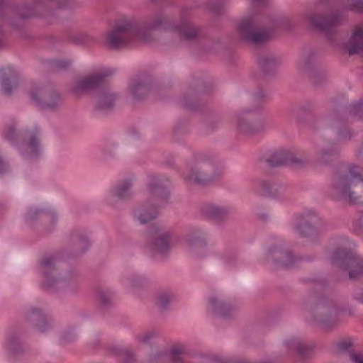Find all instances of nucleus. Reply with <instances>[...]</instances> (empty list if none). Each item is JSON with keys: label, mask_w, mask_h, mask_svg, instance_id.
Listing matches in <instances>:
<instances>
[{"label": "nucleus", "mask_w": 363, "mask_h": 363, "mask_svg": "<svg viewBox=\"0 0 363 363\" xmlns=\"http://www.w3.org/2000/svg\"><path fill=\"white\" fill-rule=\"evenodd\" d=\"M208 303L212 311L224 319H229L234 315L236 308L229 303L218 298L211 296L208 299Z\"/></svg>", "instance_id": "c756f323"}, {"label": "nucleus", "mask_w": 363, "mask_h": 363, "mask_svg": "<svg viewBox=\"0 0 363 363\" xmlns=\"http://www.w3.org/2000/svg\"><path fill=\"white\" fill-rule=\"evenodd\" d=\"M345 19L344 13L339 9L333 10L329 14H311L309 22L315 30L325 33L330 38H333L331 30L342 24Z\"/></svg>", "instance_id": "2eb2a0df"}, {"label": "nucleus", "mask_w": 363, "mask_h": 363, "mask_svg": "<svg viewBox=\"0 0 363 363\" xmlns=\"http://www.w3.org/2000/svg\"><path fill=\"white\" fill-rule=\"evenodd\" d=\"M173 232L162 225L154 223L150 225L145 233L147 246L155 254L166 257L174 245Z\"/></svg>", "instance_id": "1a4fd4ad"}, {"label": "nucleus", "mask_w": 363, "mask_h": 363, "mask_svg": "<svg viewBox=\"0 0 363 363\" xmlns=\"http://www.w3.org/2000/svg\"><path fill=\"white\" fill-rule=\"evenodd\" d=\"M315 104L311 101H308L302 104L299 108L298 112L300 114H310L315 110Z\"/></svg>", "instance_id": "5fc2aeb1"}, {"label": "nucleus", "mask_w": 363, "mask_h": 363, "mask_svg": "<svg viewBox=\"0 0 363 363\" xmlns=\"http://www.w3.org/2000/svg\"><path fill=\"white\" fill-rule=\"evenodd\" d=\"M352 230L357 235H363V211L359 213L352 223Z\"/></svg>", "instance_id": "8fccbe9b"}, {"label": "nucleus", "mask_w": 363, "mask_h": 363, "mask_svg": "<svg viewBox=\"0 0 363 363\" xmlns=\"http://www.w3.org/2000/svg\"><path fill=\"white\" fill-rule=\"evenodd\" d=\"M345 48L350 56L359 54L363 52V42L359 41L358 40H352V38H350L345 45Z\"/></svg>", "instance_id": "37998d69"}, {"label": "nucleus", "mask_w": 363, "mask_h": 363, "mask_svg": "<svg viewBox=\"0 0 363 363\" xmlns=\"http://www.w3.org/2000/svg\"><path fill=\"white\" fill-rule=\"evenodd\" d=\"M268 99V94L261 88L253 93L254 108H245L236 114V128L240 133L250 135L263 130L264 121L257 116V111Z\"/></svg>", "instance_id": "0eeeda50"}, {"label": "nucleus", "mask_w": 363, "mask_h": 363, "mask_svg": "<svg viewBox=\"0 0 363 363\" xmlns=\"http://www.w3.org/2000/svg\"><path fill=\"white\" fill-rule=\"evenodd\" d=\"M296 219L295 229L302 238H315L324 227L321 218L312 210L298 215Z\"/></svg>", "instance_id": "ddd939ff"}, {"label": "nucleus", "mask_w": 363, "mask_h": 363, "mask_svg": "<svg viewBox=\"0 0 363 363\" xmlns=\"http://www.w3.org/2000/svg\"><path fill=\"white\" fill-rule=\"evenodd\" d=\"M131 188L132 181L130 179L121 181L111 189V196L117 198L121 201H128L133 196Z\"/></svg>", "instance_id": "72a5a7b5"}, {"label": "nucleus", "mask_w": 363, "mask_h": 363, "mask_svg": "<svg viewBox=\"0 0 363 363\" xmlns=\"http://www.w3.org/2000/svg\"><path fill=\"white\" fill-rule=\"evenodd\" d=\"M103 151L106 155L109 156L111 157H114L116 156V152L113 149L109 150L108 148H104Z\"/></svg>", "instance_id": "338daca9"}, {"label": "nucleus", "mask_w": 363, "mask_h": 363, "mask_svg": "<svg viewBox=\"0 0 363 363\" xmlns=\"http://www.w3.org/2000/svg\"><path fill=\"white\" fill-rule=\"evenodd\" d=\"M75 0H26L22 5H13L11 0H0V18H4L3 11L11 13L22 20L32 18H54L57 9L73 7Z\"/></svg>", "instance_id": "7ed1b4c3"}, {"label": "nucleus", "mask_w": 363, "mask_h": 363, "mask_svg": "<svg viewBox=\"0 0 363 363\" xmlns=\"http://www.w3.org/2000/svg\"><path fill=\"white\" fill-rule=\"evenodd\" d=\"M9 349L14 355H20L25 352V348L23 345L14 337L9 340Z\"/></svg>", "instance_id": "de8ad7c7"}, {"label": "nucleus", "mask_w": 363, "mask_h": 363, "mask_svg": "<svg viewBox=\"0 0 363 363\" xmlns=\"http://www.w3.org/2000/svg\"><path fill=\"white\" fill-rule=\"evenodd\" d=\"M266 260L273 266L274 269L278 268L289 269L296 262V258L290 251L284 247L282 241H279L268 249L266 252Z\"/></svg>", "instance_id": "f3484780"}, {"label": "nucleus", "mask_w": 363, "mask_h": 363, "mask_svg": "<svg viewBox=\"0 0 363 363\" xmlns=\"http://www.w3.org/2000/svg\"><path fill=\"white\" fill-rule=\"evenodd\" d=\"M335 135L338 140L348 142L355 137V132L347 125H343L337 128Z\"/></svg>", "instance_id": "a19ab883"}, {"label": "nucleus", "mask_w": 363, "mask_h": 363, "mask_svg": "<svg viewBox=\"0 0 363 363\" xmlns=\"http://www.w3.org/2000/svg\"><path fill=\"white\" fill-rule=\"evenodd\" d=\"M335 349L342 353H348L350 356L354 352V348L350 339L341 340L335 344Z\"/></svg>", "instance_id": "a18cd8bd"}, {"label": "nucleus", "mask_w": 363, "mask_h": 363, "mask_svg": "<svg viewBox=\"0 0 363 363\" xmlns=\"http://www.w3.org/2000/svg\"><path fill=\"white\" fill-rule=\"evenodd\" d=\"M8 169L9 167L7 163H6L0 156V174H5L7 172Z\"/></svg>", "instance_id": "0e129e2a"}, {"label": "nucleus", "mask_w": 363, "mask_h": 363, "mask_svg": "<svg viewBox=\"0 0 363 363\" xmlns=\"http://www.w3.org/2000/svg\"><path fill=\"white\" fill-rule=\"evenodd\" d=\"M220 174L221 172L212 162L208 160H200L190 169L188 177L196 184L207 186Z\"/></svg>", "instance_id": "4468645a"}, {"label": "nucleus", "mask_w": 363, "mask_h": 363, "mask_svg": "<svg viewBox=\"0 0 363 363\" xmlns=\"http://www.w3.org/2000/svg\"><path fill=\"white\" fill-rule=\"evenodd\" d=\"M308 159L304 152H294L290 150H281L271 155L267 160L271 167L290 165L302 167L308 163Z\"/></svg>", "instance_id": "dca6fc26"}, {"label": "nucleus", "mask_w": 363, "mask_h": 363, "mask_svg": "<svg viewBox=\"0 0 363 363\" xmlns=\"http://www.w3.org/2000/svg\"><path fill=\"white\" fill-rule=\"evenodd\" d=\"M0 79L3 93L6 96L12 94L19 84L20 74L13 68H0Z\"/></svg>", "instance_id": "393cba45"}, {"label": "nucleus", "mask_w": 363, "mask_h": 363, "mask_svg": "<svg viewBox=\"0 0 363 363\" xmlns=\"http://www.w3.org/2000/svg\"><path fill=\"white\" fill-rule=\"evenodd\" d=\"M330 187L339 200L357 203L363 196V167L351 164L347 172H335Z\"/></svg>", "instance_id": "39448f33"}, {"label": "nucleus", "mask_w": 363, "mask_h": 363, "mask_svg": "<svg viewBox=\"0 0 363 363\" xmlns=\"http://www.w3.org/2000/svg\"><path fill=\"white\" fill-rule=\"evenodd\" d=\"M237 30L241 39L254 45H260L267 41L272 34L270 28L259 25L255 15L244 17L237 26Z\"/></svg>", "instance_id": "9b49d317"}, {"label": "nucleus", "mask_w": 363, "mask_h": 363, "mask_svg": "<svg viewBox=\"0 0 363 363\" xmlns=\"http://www.w3.org/2000/svg\"><path fill=\"white\" fill-rule=\"evenodd\" d=\"M191 16L192 8L184 6L180 10L178 23L162 11H156L143 23L124 20L114 26L107 34L106 42L111 49L118 50L134 39L150 42L153 38L152 33L159 30H171L182 41L195 42L201 35V28L191 21Z\"/></svg>", "instance_id": "f257e3e1"}, {"label": "nucleus", "mask_w": 363, "mask_h": 363, "mask_svg": "<svg viewBox=\"0 0 363 363\" xmlns=\"http://www.w3.org/2000/svg\"><path fill=\"white\" fill-rule=\"evenodd\" d=\"M213 362L214 363H227L228 362L224 360L223 358L218 357V356H215L213 357Z\"/></svg>", "instance_id": "774afa93"}, {"label": "nucleus", "mask_w": 363, "mask_h": 363, "mask_svg": "<svg viewBox=\"0 0 363 363\" xmlns=\"http://www.w3.org/2000/svg\"><path fill=\"white\" fill-rule=\"evenodd\" d=\"M66 38L70 43L75 45H83L91 41V38L86 33H74L67 31L65 33Z\"/></svg>", "instance_id": "58836bf2"}, {"label": "nucleus", "mask_w": 363, "mask_h": 363, "mask_svg": "<svg viewBox=\"0 0 363 363\" xmlns=\"http://www.w3.org/2000/svg\"><path fill=\"white\" fill-rule=\"evenodd\" d=\"M133 214L140 223L145 224L157 218L158 206L155 203H151L149 206H141L134 211Z\"/></svg>", "instance_id": "473e14b6"}, {"label": "nucleus", "mask_w": 363, "mask_h": 363, "mask_svg": "<svg viewBox=\"0 0 363 363\" xmlns=\"http://www.w3.org/2000/svg\"><path fill=\"white\" fill-rule=\"evenodd\" d=\"M117 94L111 91L106 87L96 93L94 101V110L99 114H106L111 112L117 99Z\"/></svg>", "instance_id": "412c9836"}, {"label": "nucleus", "mask_w": 363, "mask_h": 363, "mask_svg": "<svg viewBox=\"0 0 363 363\" xmlns=\"http://www.w3.org/2000/svg\"><path fill=\"white\" fill-rule=\"evenodd\" d=\"M257 61L264 76L273 75L281 65V60L273 54H262L257 56Z\"/></svg>", "instance_id": "7c9ffc66"}, {"label": "nucleus", "mask_w": 363, "mask_h": 363, "mask_svg": "<svg viewBox=\"0 0 363 363\" xmlns=\"http://www.w3.org/2000/svg\"><path fill=\"white\" fill-rule=\"evenodd\" d=\"M154 80L150 76L134 80L130 85V91L135 100H141L148 96L153 89Z\"/></svg>", "instance_id": "cd10ccee"}, {"label": "nucleus", "mask_w": 363, "mask_h": 363, "mask_svg": "<svg viewBox=\"0 0 363 363\" xmlns=\"http://www.w3.org/2000/svg\"><path fill=\"white\" fill-rule=\"evenodd\" d=\"M59 259L56 256L44 257L40 261L39 270L43 276V288L57 295L75 294L79 289L78 273L73 269L57 276Z\"/></svg>", "instance_id": "f03ea898"}, {"label": "nucleus", "mask_w": 363, "mask_h": 363, "mask_svg": "<svg viewBox=\"0 0 363 363\" xmlns=\"http://www.w3.org/2000/svg\"><path fill=\"white\" fill-rule=\"evenodd\" d=\"M42 133L40 128L26 129L16 132L13 125H10L4 133V138L16 147L25 160H35L42 153Z\"/></svg>", "instance_id": "423d86ee"}, {"label": "nucleus", "mask_w": 363, "mask_h": 363, "mask_svg": "<svg viewBox=\"0 0 363 363\" xmlns=\"http://www.w3.org/2000/svg\"><path fill=\"white\" fill-rule=\"evenodd\" d=\"M350 360L354 363H363V355L356 354L354 352L350 356Z\"/></svg>", "instance_id": "680f3d73"}, {"label": "nucleus", "mask_w": 363, "mask_h": 363, "mask_svg": "<svg viewBox=\"0 0 363 363\" xmlns=\"http://www.w3.org/2000/svg\"><path fill=\"white\" fill-rule=\"evenodd\" d=\"M77 337V334L74 328H69L65 331L60 337L61 342L68 343L74 341Z\"/></svg>", "instance_id": "864d4df0"}, {"label": "nucleus", "mask_w": 363, "mask_h": 363, "mask_svg": "<svg viewBox=\"0 0 363 363\" xmlns=\"http://www.w3.org/2000/svg\"><path fill=\"white\" fill-rule=\"evenodd\" d=\"M112 69H106L102 72L94 74L79 79L74 87V91L86 92L89 91L103 90L106 87V79L113 74Z\"/></svg>", "instance_id": "a211bd4d"}, {"label": "nucleus", "mask_w": 363, "mask_h": 363, "mask_svg": "<svg viewBox=\"0 0 363 363\" xmlns=\"http://www.w3.org/2000/svg\"><path fill=\"white\" fill-rule=\"evenodd\" d=\"M27 322L38 332L45 333L52 328L50 319L36 307H31L26 315Z\"/></svg>", "instance_id": "b1692460"}, {"label": "nucleus", "mask_w": 363, "mask_h": 363, "mask_svg": "<svg viewBox=\"0 0 363 363\" xmlns=\"http://www.w3.org/2000/svg\"><path fill=\"white\" fill-rule=\"evenodd\" d=\"M345 111L357 121L363 122V98L353 101L345 107Z\"/></svg>", "instance_id": "e433bc0d"}, {"label": "nucleus", "mask_w": 363, "mask_h": 363, "mask_svg": "<svg viewBox=\"0 0 363 363\" xmlns=\"http://www.w3.org/2000/svg\"><path fill=\"white\" fill-rule=\"evenodd\" d=\"M113 353L119 357L120 363H136V359L133 352L125 348L113 347Z\"/></svg>", "instance_id": "ea45409f"}, {"label": "nucleus", "mask_w": 363, "mask_h": 363, "mask_svg": "<svg viewBox=\"0 0 363 363\" xmlns=\"http://www.w3.org/2000/svg\"><path fill=\"white\" fill-rule=\"evenodd\" d=\"M156 337V333L155 332H148L143 336H139L138 340L143 342L144 344H149L150 340Z\"/></svg>", "instance_id": "13d9d810"}, {"label": "nucleus", "mask_w": 363, "mask_h": 363, "mask_svg": "<svg viewBox=\"0 0 363 363\" xmlns=\"http://www.w3.org/2000/svg\"><path fill=\"white\" fill-rule=\"evenodd\" d=\"M72 254L67 255V258H77L86 253L91 243L86 235L74 231L71 234Z\"/></svg>", "instance_id": "c85d7f7f"}, {"label": "nucleus", "mask_w": 363, "mask_h": 363, "mask_svg": "<svg viewBox=\"0 0 363 363\" xmlns=\"http://www.w3.org/2000/svg\"><path fill=\"white\" fill-rule=\"evenodd\" d=\"M355 156L359 160H363V144L357 150Z\"/></svg>", "instance_id": "69168bd1"}, {"label": "nucleus", "mask_w": 363, "mask_h": 363, "mask_svg": "<svg viewBox=\"0 0 363 363\" xmlns=\"http://www.w3.org/2000/svg\"><path fill=\"white\" fill-rule=\"evenodd\" d=\"M347 9L356 11L359 13L363 12V0H347Z\"/></svg>", "instance_id": "603ef678"}, {"label": "nucleus", "mask_w": 363, "mask_h": 363, "mask_svg": "<svg viewBox=\"0 0 363 363\" xmlns=\"http://www.w3.org/2000/svg\"><path fill=\"white\" fill-rule=\"evenodd\" d=\"M276 26H281L284 27L286 29H291V23L289 19L288 18H284L280 22H278L275 24Z\"/></svg>", "instance_id": "e2e57ef3"}, {"label": "nucleus", "mask_w": 363, "mask_h": 363, "mask_svg": "<svg viewBox=\"0 0 363 363\" xmlns=\"http://www.w3.org/2000/svg\"><path fill=\"white\" fill-rule=\"evenodd\" d=\"M223 259L225 263L228 265H232L235 263L236 259V255L234 252H229L223 254Z\"/></svg>", "instance_id": "4d7b16f0"}, {"label": "nucleus", "mask_w": 363, "mask_h": 363, "mask_svg": "<svg viewBox=\"0 0 363 363\" xmlns=\"http://www.w3.org/2000/svg\"><path fill=\"white\" fill-rule=\"evenodd\" d=\"M38 220L50 221L52 228L49 229L48 232L50 233L57 221V215L54 211L50 209L34 207L29 208L25 215L26 223L33 226Z\"/></svg>", "instance_id": "5701e85b"}, {"label": "nucleus", "mask_w": 363, "mask_h": 363, "mask_svg": "<svg viewBox=\"0 0 363 363\" xmlns=\"http://www.w3.org/2000/svg\"><path fill=\"white\" fill-rule=\"evenodd\" d=\"M213 83L211 80H197L191 84L182 97V106L191 111L197 112L207 104V94L212 89Z\"/></svg>", "instance_id": "9d476101"}, {"label": "nucleus", "mask_w": 363, "mask_h": 363, "mask_svg": "<svg viewBox=\"0 0 363 363\" xmlns=\"http://www.w3.org/2000/svg\"><path fill=\"white\" fill-rule=\"evenodd\" d=\"M259 194L267 197L277 198L284 191V187L269 181H259L257 183Z\"/></svg>", "instance_id": "f704fd0d"}, {"label": "nucleus", "mask_w": 363, "mask_h": 363, "mask_svg": "<svg viewBox=\"0 0 363 363\" xmlns=\"http://www.w3.org/2000/svg\"><path fill=\"white\" fill-rule=\"evenodd\" d=\"M221 124V120L219 118H213L209 119L206 123L207 133H211L216 131Z\"/></svg>", "instance_id": "3c124183"}, {"label": "nucleus", "mask_w": 363, "mask_h": 363, "mask_svg": "<svg viewBox=\"0 0 363 363\" xmlns=\"http://www.w3.org/2000/svg\"><path fill=\"white\" fill-rule=\"evenodd\" d=\"M48 65L52 71H60L66 69L71 65V62L67 60L54 59L49 60Z\"/></svg>", "instance_id": "c03bdc74"}, {"label": "nucleus", "mask_w": 363, "mask_h": 363, "mask_svg": "<svg viewBox=\"0 0 363 363\" xmlns=\"http://www.w3.org/2000/svg\"><path fill=\"white\" fill-rule=\"evenodd\" d=\"M113 292L108 289L99 287L96 291L97 301L103 310L108 309L112 306Z\"/></svg>", "instance_id": "4c0bfd02"}, {"label": "nucleus", "mask_w": 363, "mask_h": 363, "mask_svg": "<svg viewBox=\"0 0 363 363\" xmlns=\"http://www.w3.org/2000/svg\"><path fill=\"white\" fill-rule=\"evenodd\" d=\"M325 283L323 279L314 281L311 292L303 301V307L308 311L314 323L325 328H331L337 322L340 310L328 302L320 291Z\"/></svg>", "instance_id": "20e7f679"}, {"label": "nucleus", "mask_w": 363, "mask_h": 363, "mask_svg": "<svg viewBox=\"0 0 363 363\" xmlns=\"http://www.w3.org/2000/svg\"><path fill=\"white\" fill-rule=\"evenodd\" d=\"M340 152L339 145L333 141H329L318 151L316 161L323 165H330L340 157Z\"/></svg>", "instance_id": "bb28decb"}, {"label": "nucleus", "mask_w": 363, "mask_h": 363, "mask_svg": "<svg viewBox=\"0 0 363 363\" xmlns=\"http://www.w3.org/2000/svg\"><path fill=\"white\" fill-rule=\"evenodd\" d=\"M129 282L133 289H139L147 284V279L143 275L134 274L129 278Z\"/></svg>", "instance_id": "49530a36"}, {"label": "nucleus", "mask_w": 363, "mask_h": 363, "mask_svg": "<svg viewBox=\"0 0 363 363\" xmlns=\"http://www.w3.org/2000/svg\"><path fill=\"white\" fill-rule=\"evenodd\" d=\"M332 264L346 272L351 281L363 278V257L346 247H336L331 254Z\"/></svg>", "instance_id": "6e6552de"}, {"label": "nucleus", "mask_w": 363, "mask_h": 363, "mask_svg": "<svg viewBox=\"0 0 363 363\" xmlns=\"http://www.w3.org/2000/svg\"><path fill=\"white\" fill-rule=\"evenodd\" d=\"M346 121L344 110L342 107L337 106L333 108L328 116L321 119L324 128H332L335 123H343Z\"/></svg>", "instance_id": "c9c22d12"}, {"label": "nucleus", "mask_w": 363, "mask_h": 363, "mask_svg": "<svg viewBox=\"0 0 363 363\" xmlns=\"http://www.w3.org/2000/svg\"><path fill=\"white\" fill-rule=\"evenodd\" d=\"M182 353V350L179 347H174L169 352V356L173 362L178 363L181 362Z\"/></svg>", "instance_id": "6e6d98bb"}, {"label": "nucleus", "mask_w": 363, "mask_h": 363, "mask_svg": "<svg viewBox=\"0 0 363 363\" xmlns=\"http://www.w3.org/2000/svg\"><path fill=\"white\" fill-rule=\"evenodd\" d=\"M169 181L161 178L154 177L148 184L150 192L152 196L167 201L169 196Z\"/></svg>", "instance_id": "2f4dec72"}, {"label": "nucleus", "mask_w": 363, "mask_h": 363, "mask_svg": "<svg viewBox=\"0 0 363 363\" xmlns=\"http://www.w3.org/2000/svg\"><path fill=\"white\" fill-rule=\"evenodd\" d=\"M351 38L352 40H358L363 42V28L357 27L352 33Z\"/></svg>", "instance_id": "bf43d9fd"}, {"label": "nucleus", "mask_w": 363, "mask_h": 363, "mask_svg": "<svg viewBox=\"0 0 363 363\" xmlns=\"http://www.w3.org/2000/svg\"><path fill=\"white\" fill-rule=\"evenodd\" d=\"M352 298L359 302V303L363 304V289H359L355 290L352 293Z\"/></svg>", "instance_id": "052dcab7"}, {"label": "nucleus", "mask_w": 363, "mask_h": 363, "mask_svg": "<svg viewBox=\"0 0 363 363\" xmlns=\"http://www.w3.org/2000/svg\"><path fill=\"white\" fill-rule=\"evenodd\" d=\"M207 234L199 228H191L185 235L184 240L186 242L189 251L197 256L199 255L200 251L205 249L207 246Z\"/></svg>", "instance_id": "4be33fe9"}, {"label": "nucleus", "mask_w": 363, "mask_h": 363, "mask_svg": "<svg viewBox=\"0 0 363 363\" xmlns=\"http://www.w3.org/2000/svg\"><path fill=\"white\" fill-rule=\"evenodd\" d=\"M315 52L310 49L304 60L299 63V68L306 72L311 82L315 86L321 85L327 79V73L325 70L314 65Z\"/></svg>", "instance_id": "6ab92c4d"}, {"label": "nucleus", "mask_w": 363, "mask_h": 363, "mask_svg": "<svg viewBox=\"0 0 363 363\" xmlns=\"http://www.w3.org/2000/svg\"><path fill=\"white\" fill-rule=\"evenodd\" d=\"M30 96L42 110L56 111L60 108L63 103L61 94L51 84L32 89Z\"/></svg>", "instance_id": "f8f14e48"}, {"label": "nucleus", "mask_w": 363, "mask_h": 363, "mask_svg": "<svg viewBox=\"0 0 363 363\" xmlns=\"http://www.w3.org/2000/svg\"><path fill=\"white\" fill-rule=\"evenodd\" d=\"M208 9L214 14L220 15L223 9V0H213L208 2Z\"/></svg>", "instance_id": "09e8293b"}, {"label": "nucleus", "mask_w": 363, "mask_h": 363, "mask_svg": "<svg viewBox=\"0 0 363 363\" xmlns=\"http://www.w3.org/2000/svg\"><path fill=\"white\" fill-rule=\"evenodd\" d=\"M201 213L213 224L223 225L228 220L232 210L227 206L208 203L203 206Z\"/></svg>", "instance_id": "aec40b11"}, {"label": "nucleus", "mask_w": 363, "mask_h": 363, "mask_svg": "<svg viewBox=\"0 0 363 363\" xmlns=\"http://www.w3.org/2000/svg\"><path fill=\"white\" fill-rule=\"evenodd\" d=\"M172 294L169 291H160L157 294L156 304L162 311L167 309Z\"/></svg>", "instance_id": "79ce46f5"}, {"label": "nucleus", "mask_w": 363, "mask_h": 363, "mask_svg": "<svg viewBox=\"0 0 363 363\" xmlns=\"http://www.w3.org/2000/svg\"><path fill=\"white\" fill-rule=\"evenodd\" d=\"M286 347L296 355V361L302 363L310 359L313 352V347L302 342L300 339L292 337L286 340Z\"/></svg>", "instance_id": "a878e982"}]
</instances>
